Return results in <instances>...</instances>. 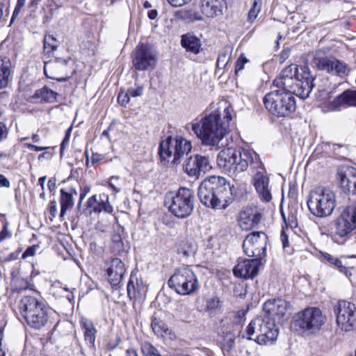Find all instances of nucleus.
Here are the masks:
<instances>
[{"label":"nucleus","mask_w":356,"mask_h":356,"mask_svg":"<svg viewBox=\"0 0 356 356\" xmlns=\"http://www.w3.org/2000/svg\"><path fill=\"white\" fill-rule=\"evenodd\" d=\"M168 285L182 296L190 295L200 287L196 275L188 266L175 269L168 280Z\"/></svg>","instance_id":"11"},{"label":"nucleus","mask_w":356,"mask_h":356,"mask_svg":"<svg viewBox=\"0 0 356 356\" xmlns=\"http://www.w3.org/2000/svg\"><path fill=\"white\" fill-rule=\"evenodd\" d=\"M263 0H254L253 4L248 14V21L253 22L261 11Z\"/></svg>","instance_id":"42"},{"label":"nucleus","mask_w":356,"mask_h":356,"mask_svg":"<svg viewBox=\"0 0 356 356\" xmlns=\"http://www.w3.org/2000/svg\"><path fill=\"white\" fill-rule=\"evenodd\" d=\"M307 205L313 215L317 217L329 216L336 207L335 194L328 188L316 187L310 192Z\"/></svg>","instance_id":"7"},{"label":"nucleus","mask_w":356,"mask_h":356,"mask_svg":"<svg viewBox=\"0 0 356 356\" xmlns=\"http://www.w3.org/2000/svg\"><path fill=\"white\" fill-rule=\"evenodd\" d=\"M323 257L325 260L335 266L341 273H344L346 277L351 275V273H349L348 268L343 264L342 261L339 259L334 257L328 253L323 254Z\"/></svg>","instance_id":"39"},{"label":"nucleus","mask_w":356,"mask_h":356,"mask_svg":"<svg viewBox=\"0 0 356 356\" xmlns=\"http://www.w3.org/2000/svg\"><path fill=\"white\" fill-rule=\"evenodd\" d=\"M295 94L283 90H275L264 97L266 108L277 117H289L296 108Z\"/></svg>","instance_id":"6"},{"label":"nucleus","mask_w":356,"mask_h":356,"mask_svg":"<svg viewBox=\"0 0 356 356\" xmlns=\"http://www.w3.org/2000/svg\"><path fill=\"white\" fill-rule=\"evenodd\" d=\"M340 184L345 193L356 195V170L346 172L341 177Z\"/></svg>","instance_id":"32"},{"label":"nucleus","mask_w":356,"mask_h":356,"mask_svg":"<svg viewBox=\"0 0 356 356\" xmlns=\"http://www.w3.org/2000/svg\"><path fill=\"white\" fill-rule=\"evenodd\" d=\"M232 108L226 106L223 109V118L220 109H216L200 120L192 123V130L206 145L216 146L228 132L229 122L232 119Z\"/></svg>","instance_id":"2"},{"label":"nucleus","mask_w":356,"mask_h":356,"mask_svg":"<svg viewBox=\"0 0 356 356\" xmlns=\"http://www.w3.org/2000/svg\"><path fill=\"white\" fill-rule=\"evenodd\" d=\"M260 264L261 260L259 259L239 260L234 268L233 273L237 277L253 278L258 274Z\"/></svg>","instance_id":"23"},{"label":"nucleus","mask_w":356,"mask_h":356,"mask_svg":"<svg viewBox=\"0 0 356 356\" xmlns=\"http://www.w3.org/2000/svg\"><path fill=\"white\" fill-rule=\"evenodd\" d=\"M168 198V209L175 216L185 218L192 213L195 205V195L191 189L180 188Z\"/></svg>","instance_id":"12"},{"label":"nucleus","mask_w":356,"mask_h":356,"mask_svg":"<svg viewBox=\"0 0 356 356\" xmlns=\"http://www.w3.org/2000/svg\"><path fill=\"white\" fill-rule=\"evenodd\" d=\"M245 315V313L243 311H238L236 314V317L238 318V319L237 320H235L234 321V323H238L240 322V319L243 318V316Z\"/></svg>","instance_id":"62"},{"label":"nucleus","mask_w":356,"mask_h":356,"mask_svg":"<svg viewBox=\"0 0 356 356\" xmlns=\"http://www.w3.org/2000/svg\"><path fill=\"white\" fill-rule=\"evenodd\" d=\"M19 308L27 324L40 329L46 325L49 318V309L42 301L33 296H24L20 300Z\"/></svg>","instance_id":"5"},{"label":"nucleus","mask_w":356,"mask_h":356,"mask_svg":"<svg viewBox=\"0 0 356 356\" xmlns=\"http://www.w3.org/2000/svg\"><path fill=\"white\" fill-rule=\"evenodd\" d=\"M268 238L264 232H253L249 234L243 243V249L246 255L261 259L266 255Z\"/></svg>","instance_id":"15"},{"label":"nucleus","mask_w":356,"mask_h":356,"mask_svg":"<svg viewBox=\"0 0 356 356\" xmlns=\"http://www.w3.org/2000/svg\"><path fill=\"white\" fill-rule=\"evenodd\" d=\"M211 168L209 158L200 154L190 156L183 164L184 171L189 177L195 179L203 176Z\"/></svg>","instance_id":"18"},{"label":"nucleus","mask_w":356,"mask_h":356,"mask_svg":"<svg viewBox=\"0 0 356 356\" xmlns=\"http://www.w3.org/2000/svg\"><path fill=\"white\" fill-rule=\"evenodd\" d=\"M147 286L140 280L131 276L127 284V294L130 299L144 298L147 293Z\"/></svg>","instance_id":"29"},{"label":"nucleus","mask_w":356,"mask_h":356,"mask_svg":"<svg viewBox=\"0 0 356 356\" xmlns=\"http://www.w3.org/2000/svg\"><path fill=\"white\" fill-rule=\"evenodd\" d=\"M57 95V92L44 86L41 89L37 90L33 98L40 102L52 103L56 101Z\"/></svg>","instance_id":"36"},{"label":"nucleus","mask_w":356,"mask_h":356,"mask_svg":"<svg viewBox=\"0 0 356 356\" xmlns=\"http://www.w3.org/2000/svg\"><path fill=\"white\" fill-rule=\"evenodd\" d=\"M104 268L109 282L114 286L120 283L126 272L124 263L116 257L106 261Z\"/></svg>","instance_id":"22"},{"label":"nucleus","mask_w":356,"mask_h":356,"mask_svg":"<svg viewBox=\"0 0 356 356\" xmlns=\"http://www.w3.org/2000/svg\"><path fill=\"white\" fill-rule=\"evenodd\" d=\"M129 101H130V96H129L128 91H127V92L120 91L118 93V102L121 106H126V105L129 102Z\"/></svg>","instance_id":"44"},{"label":"nucleus","mask_w":356,"mask_h":356,"mask_svg":"<svg viewBox=\"0 0 356 356\" xmlns=\"http://www.w3.org/2000/svg\"><path fill=\"white\" fill-rule=\"evenodd\" d=\"M236 159V149L233 148H226L222 149L217 157V163L218 166L224 171L231 173V168Z\"/></svg>","instance_id":"27"},{"label":"nucleus","mask_w":356,"mask_h":356,"mask_svg":"<svg viewBox=\"0 0 356 356\" xmlns=\"http://www.w3.org/2000/svg\"><path fill=\"white\" fill-rule=\"evenodd\" d=\"M248 339H253L259 344L273 343L277 338L279 330L277 323L265 316H259L254 318L249 323L245 330Z\"/></svg>","instance_id":"8"},{"label":"nucleus","mask_w":356,"mask_h":356,"mask_svg":"<svg viewBox=\"0 0 356 356\" xmlns=\"http://www.w3.org/2000/svg\"><path fill=\"white\" fill-rule=\"evenodd\" d=\"M7 136V128L4 124L0 122V140Z\"/></svg>","instance_id":"58"},{"label":"nucleus","mask_w":356,"mask_h":356,"mask_svg":"<svg viewBox=\"0 0 356 356\" xmlns=\"http://www.w3.org/2000/svg\"><path fill=\"white\" fill-rule=\"evenodd\" d=\"M25 2H26V0H17V4H16V6L15 8V10L13 11V16L11 18V22H13L14 19L18 16V15L19 14V13L21 12V10L22 9V8L24 6Z\"/></svg>","instance_id":"47"},{"label":"nucleus","mask_w":356,"mask_h":356,"mask_svg":"<svg viewBox=\"0 0 356 356\" xmlns=\"http://www.w3.org/2000/svg\"><path fill=\"white\" fill-rule=\"evenodd\" d=\"M337 324L344 332H350L356 327V307L353 303L339 300L335 307Z\"/></svg>","instance_id":"16"},{"label":"nucleus","mask_w":356,"mask_h":356,"mask_svg":"<svg viewBox=\"0 0 356 356\" xmlns=\"http://www.w3.org/2000/svg\"><path fill=\"white\" fill-rule=\"evenodd\" d=\"M3 337V330L0 329V356H5L6 352L4 349L2 348V339Z\"/></svg>","instance_id":"60"},{"label":"nucleus","mask_w":356,"mask_h":356,"mask_svg":"<svg viewBox=\"0 0 356 356\" xmlns=\"http://www.w3.org/2000/svg\"><path fill=\"white\" fill-rule=\"evenodd\" d=\"M229 319L225 318L220 321L219 327V333H221L225 337V342L227 346L232 348L234 344L235 334L229 327Z\"/></svg>","instance_id":"35"},{"label":"nucleus","mask_w":356,"mask_h":356,"mask_svg":"<svg viewBox=\"0 0 356 356\" xmlns=\"http://www.w3.org/2000/svg\"><path fill=\"white\" fill-rule=\"evenodd\" d=\"M24 146L31 150L40 152L48 149V147H40L30 143H25Z\"/></svg>","instance_id":"54"},{"label":"nucleus","mask_w":356,"mask_h":356,"mask_svg":"<svg viewBox=\"0 0 356 356\" xmlns=\"http://www.w3.org/2000/svg\"><path fill=\"white\" fill-rule=\"evenodd\" d=\"M227 62V55L225 54H220L218 56V58L217 60V67H220L221 65H222V67H224Z\"/></svg>","instance_id":"53"},{"label":"nucleus","mask_w":356,"mask_h":356,"mask_svg":"<svg viewBox=\"0 0 356 356\" xmlns=\"http://www.w3.org/2000/svg\"><path fill=\"white\" fill-rule=\"evenodd\" d=\"M36 248H37V246H35V245H33V246L29 247L24 251V252L22 254V258L25 259V258H27L29 257L33 256L35 254V253Z\"/></svg>","instance_id":"50"},{"label":"nucleus","mask_w":356,"mask_h":356,"mask_svg":"<svg viewBox=\"0 0 356 356\" xmlns=\"http://www.w3.org/2000/svg\"><path fill=\"white\" fill-rule=\"evenodd\" d=\"M45 180H46V177H40L38 179V183L40 185L42 190H44V188Z\"/></svg>","instance_id":"64"},{"label":"nucleus","mask_w":356,"mask_h":356,"mask_svg":"<svg viewBox=\"0 0 356 356\" xmlns=\"http://www.w3.org/2000/svg\"><path fill=\"white\" fill-rule=\"evenodd\" d=\"M181 44L187 51L195 54L200 52L202 45L200 38L191 33H186L181 36Z\"/></svg>","instance_id":"33"},{"label":"nucleus","mask_w":356,"mask_h":356,"mask_svg":"<svg viewBox=\"0 0 356 356\" xmlns=\"http://www.w3.org/2000/svg\"><path fill=\"white\" fill-rule=\"evenodd\" d=\"M168 3L174 7L182 6L188 3H189L191 0H167Z\"/></svg>","instance_id":"51"},{"label":"nucleus","mask_w":356,"mask_h":356,"mask_svg":"<svg viewBox=\"0 0 356 356\" xmlns=\"http://www.w3.org/2000/svg\"><path fill=\"white\" fill-rule=\"evenodd\" d=\"M314 80L307 67L299 68L297 65L291 64L282 70L273 81V85L301 99H306L314 86Z\"/></svg>","instance_id":"4"},{"label":"nucleus","mask_w":356,"mask_h":356,"mask_svg":"<svg viewBox=\"0 0 356 356\" xmlns=\"http://www.w3.org/2000/svg\"><path fill=\"white\" fill-rule=\"evenodd\" d=\"M356 229V202L346 207L334 223L335 237L343 238Z\"/></svg>","instance_id":"14"},{"label":"nucleus","mask_w":356,"mask_h":356,"mask_svg":"<svg viewBox=\"0 0 356 356\" xmlns=\"http://www.w3.org/2000/svg\"><path fill=\"white\" fill-rule=\"evenodd\" d=\"M280 239L282 243V247L284 249H286L287 247H289L288 236L284 231H282L281 233Z\"/></svg>","instance_id":"55"},{"label":"nucleus","mask_w":356,"mask_h":356,"mask_svg":"<svg viewBox=\"0 0 356 356\" xmlns=\"http://www.w3.org/2000/svg\"><path fill=\"white\" fill-rule=\"evenodd\" d=\"M290 308V303L284 299L269 300L263 305L264 316L280 323Z\"/></svg>","instance_id":"19"},{"label":"nucleus","mask_w":356,"mask_h":356,"mask_svg":"<svg viewBox=\"0 0 356 356\" xmlns=\"http://www.w3.org/2000/svg\"><path fill=\"white\" fill-rule=\"evenodd\" d=\"M151 327L154 334L158 337H165L170 334L167 324L158 318L155 313L152 316Z\"/></svg>","instance_id":"34"},{"label":"nucleus","mask_w":356,"mask_h":356,"mask_svg":"<svg viewBox=\"0 0 356 356\" xmlns=\"http://www.w3.org/2000/svg\"><path fill=\"white\" fill-rule=\"evenodd\" d=\"M77 195V192L74 188H69L68 191L65 189L60 190V218L63 219L67 211L73 208L74 196Z\"/></svg>","instance_id":"31"},{"label":"nucleus","mask_w":356,"mask_h":356,"mask_svg":"<svg viewBox=\"0 0 356 356\" xmlns=\"http://www.w3.org/2000/svg\"><path fill=\"white\" fill-rule=\"evenodd\" d=\"M316 64L318 70L325 71L332 75L339 77H345L348 75V65L334 57L321 58L317 60Z\"/></svg>","instance_id":"20"},{"label":"nucleus","mask_w":356,"mask_h":356,"mask_svg":"<svg viewBox=\"0 0 356 356\" xmlns=\"http://www.w3.org/2000/svg\"><path fill=\"white\" fill-rule=\"evenodd\" d=\"M224 0H200V8L207 17H214L222 14Z\"/></svg>","instance_id":"28"},{"label":"nucleus","mask_w":356,"mask_h":356,"mask_svg":"<svg viewBox=\"0 0 356 356\" xmlns=\"http://www.w3.org/2000/svg\"><path fill=\"white\" fill-rule=\"evenodd\" d=\"M48 188L50 191H52L56 188V179L55 178H51L48 181Z\"/></svg>","instance_id":"59"},{"label":"nucleus","mask_w":356,"mask_h":356,"mask_svg":"<svg viewBox=\"0 0 356 356\" xmlns=\"http://www.w3.org/2000/svg\"><path fill=\"white\" fill-rule=\"evenodd\" d=\"M8 222H6L3 223V229L0 232V242L4 241L6 238L11 237V233L8 229Z\"/></svg>","instance_id":"49"},{"label":"nucleus","mask_w":356,"mask_h":356,"mask_svg":"<svg viewBox=\"0 0 356 356\" xmlns=\"http://www.w3.org/2000/svg\"><path fill=\"white\" fill-rule=\"evenodd\" d=\"M49 213L54 218L57 213V203L56 200H51L49 203Z\"/></svg>","instance_id":"52"},{"label":"nucleus","mask_w":356,"mask_h":356,"mask_svg":"<svg viewBox=\"0 0 356 356\" xmlns=\"http://www.w3.org/2000/svg\"><path fill=\"white\" fill-rule=\"evenodd\" d=\"M110 248L113 253L119 255H122L128 252L129 245L124 242V230L119 225L113 229Z\"/></svg>","instance_id":"25"},{"label":"nucleus","mask_w":356,"mask_h":356,"mask_svg":"<svg viewBox=\"0 0 356 356\" xmlns=\"http://www.w3.org/2000/svg\"><path fill=\"white\" fill-rule=\"evenodd\" d=\"M86 207L90 213L102 211L111 213L113 211V208L108 201V196L105 195H100L99 197L96 195L91 196L86 202Z\"/></svg>","instance_id":"24"},{"label":"nucleus","mask_w":356,"mask_h":356,"mask_svg":"<svg viewBox=\"0 0 356 356\" xmlns=\"http://www.w3.org/2000/svg\"><path fill=\"white\" fill-rule=\"evenodd\" d=\"M130 97H140L143 94L144 87L143 86H138L137 88H130L127 90Z\"/></svg>","instance_id":"45"},{"label":"nucleus","mask_w":356,"mask_h":356,"mask_svg":"<svg viewBox=\"0 0 356 356\" xmlns=\"http://www.w3.org/2000/svg\"><path fill=\"white\" fill-rule=\"evenodd\" d=\"M231 168L230 175L236 178L248 167L252 172V184L259 198L265 202L272 200L269 177L259 155L248 149L236 150V159Z\"/></svg>","instance_id":"1"},{"label":"nucleus","mask_w":356,"mask_h":356,"mask_svg":"<svg viewBox=\"0 0 356 356\" xmlns=\"http://www.w3.org/2000/svg\"><path fill=\"white\" fill-rule=\"evenodd\" d=\"M12 63L6 56H0V89L6 88L12 80Z\"/></svg>","instance_id":"30"},{"label":"nucleus","mask_w":356,"mask_h":356,"mask_svg":"<svg viewBox=\"0 0 356 356\" xmlns=\"http://www.w3.org/2000/svg\"><path fill=\"white\" fill-rule=\"evenodd\" d=\"M59 42L53 35H46L44 39V52L46 55H50L58 47Z\"/></svg>","instance_id":"40"},{"label":"nucleus","mask_w":356,"mask_h":356,"mask_svg":"<svg viewBox=\"0 0 356 356\" xmlns=\"http://www.w3.org/2000/svg\"><path fill=\"white\" fill-rule=\"evenodd\" d=\"M342 106H356V90L343 91L330 104L329 110L337 111Z\"/></svg>","instance_id":"26"},{"label":"nucleus","mask_w":356,"mask_h":356,"mask_svg":"<svg viewBox=\"0 0 356 356\" xmlns=\"http://www.w3.org/2000/svg\"><path fill=\"white\" fill-rule=\"evenodd\" d=\"M248 62V60L243 56H241L235 63V73L238 74L244 67V65Z\"/></svg>","instance_id":"46"},{"label":"nucleus","mask_w":356,"mask_h":356,"mask_svg":"<svg viewBox=\"0 0 356 356\" xmlns=\"http://www.w3.org/2000/svg\"><path fill=\"white\" fill-rule=\"evenodd\" d=\"M72 127H70V128H68L67 129V131H65V138H63L61 144H60V154H63L65 148V146L68 145L69 143V141H70V136H71V131H72Z\"/></svg>","instance_id":"48"},{"label":"nucleus","mask_w":356,"mask_h":356,"mask_svg":"<svg viewBox=\"0 0 356 356\" xmlns=\"http://www.w3.org/2000/svg\"><path fill=\"white\" fill-rule=\"evenodd\" d=\"M81 324L84 332L85 339L90 343H93L95 341L97 331L92 322L87 318H83Z\"/></svg>","instance_id":"37"},{"label":"nucleus","mask_w":356,"mask_h":356,"mask_svg":"<svg viewBox=\"0 0 356 356\" xmlns=\"http://www.w3.org/2000/svg\"><path fill=\"white\" fill-rule=\"evenodd\" d=\"M127 356H138L137 352L134 349H128L126 351Z\"/></svg>","instance_id":"63"},{"label":"nucleus","mask_w":356,"mask_h":356,"mask_svg":"<svg viewBox=\"0 0 356 356\" xmlns=\"http://www.w3.org/2000/svg\"><path fill=\"white\" fill-rule=\"evenodd\" d=\"M123 180L118 176H113L108 181V186L115 193L121 191L123 186Z\"/></svg>","instance_id":"43"},{"label":"nucleus","mask_w":356,"mask_h":356,"mask_svg":"<svg viewBox=\"0 0 356 356\" xmlns=\"http://www.w3.org/2000/svg\"><path fill=\"white\" fill-rule=\"evenodd\" d=\"M221 307V302L218 297H211L206 300V311L210 314L213 315L217 309Z\"/></svg>","instance_id":"41"},{"label":"nucleus","mask_w":356,"mask_h":356,"mask_svg":"<svg viewBox=\"0 0 356 356\" xmlns=\"http://www.w3.org/2000/svg\"><path fill=\"white\" fill-rule=\"evenodd\" d=\"M234 187L224 177L211 176L204 179L198 188L200 201L213 209H226L234 199Z\"/></svg>","instance_id":"3"},{"label":"nucleus","mask_w":356,"mask_h":356,"mask_svg":"<svg viewBox=\"0 0 356 356\" xmlns=\"http://www.w3.org/2000/svg\"><path fill=\"white\" fill-rule=\"evenodd\" d=\"M104 156L102 154L97 153H93L91 158V162L92 164H95L99 161L102 160Z\"/></svg>","instance_id":"57"},{"label":"nucleus","mask_w":356,"mask_h":356,"mask_svg":"<svg viewBox=\"0 0 356 356\" xmlns=\"http://www.w3.org/2000/svg\"><path fill=\"white\" fill-rule=\"evenodd\" d=\"M325 319L319 308L308 307L294 316L291 327L296 332L315 334L321 330Z\"/></svg>","instance_id":"9"},{"label":"nucleus","mask_w":356,"mask_h":356,"mask_svg":"<svg viewBox=\"0 0 356 356\" xmlns=\"http://www.w3.org/2000/svg\"><path fill=\"white\" fill-rule=\"evenodd\" d=\"M197 250V245L193 241H183L179 245L177 252L181 254L186 257L193 256Z\"/></svg>","instance_id":"38"},{"label":"nucleus","mask_w":356,"mask_h":356,"mask_svg":"<svg viewBox=\"0 0 356 356\" xmlns=\"http://www.w3.org/2000/svg\"><path fill=\"white\" fill-rule=\"evenodd\" d=\"M158 12L156 10H151L148 12L147 16L150 19H154L157 17Z\"/></svg>","instance_id":"61"},{"label":"nucleus","mask_w":356,"mask_h":356,"mask_svg":"<svg viewBox=\"0 0 356 356\" xmlns=\"http://www.w3.org/2000/svg\"><path fill=\"white\" fill-rule=\"evenodd\" d=\"M132 58L134 67L139 71L153 70L157 62L156 52L148 44H139L133 52Z\"/></svg>","instance_id":"13"},{"label":"nucleus","mask_w":356,"mask_h":356,"mask_svg":"<svg viewBox=\"0 0 356 356\" xmlns=\"http://www.w3.org/2000/svg\"><path fill=\"white\" fill-rule=\"evenodd\" d=\"M70 59L54 57L49 60L44 61V73L48 79L64 82L70 76L67 75Z\"/></svg>","instance_id":"17"},{"label":"nucleus","mask_w":356,"mask_h":356,"mask_svg":"<svg viewBox=\"0 0 356 356\" xmlns=\"http://www.w3.org/2000/svg\"><path fill=\"white\" fill-rule=\"evenodd\" d=\"M10 186L9 180L3 175H0V187L9 188Z\"/></svg>","instance_id":"56"},{"label":"nucleus","mask_w":356,"mask_h":356,"mask_svg":"<svg viewBox=\"0 0 356 356\" xmlns=\"http://www.w3.org/2000/svg\"><path fill=\"white\" fill-rule=\"evenodd\" d=\"M191 143L183 137L168 136L160 143L159 153L162 160L177 164L184 155L191 152Z\"/></svg>","instance_id":"10"},{"label":"nucleus","mask_w":356,"mask_h":356,"mask_svg":"<svg viewBox=\"0 0 356 356\" xmlns=\"http://www.w3.org/2000/svg\"><path fill=\"white\" fill-rule=\"evenodd\" d=\"M261 218V213L256 207H247L239 212L237 222L243 230L248 231L258 225Z\"/></svg>","instance_id":"21"}]
</instances>
